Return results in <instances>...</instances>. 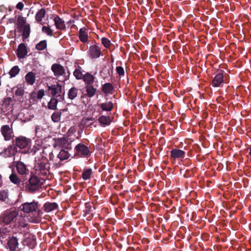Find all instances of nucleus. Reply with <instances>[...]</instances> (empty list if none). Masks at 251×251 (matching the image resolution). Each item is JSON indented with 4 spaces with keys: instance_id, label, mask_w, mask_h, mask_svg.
<instances>
[{
    "instance_id": "nucleus-38",
    "label": "nucleus",
    "mask_w": 251,
    "mask_h": 251,
    "mask_svg": "<svg viewBox=\"0 0 251 251\" xmlns=\"http://www.w3.org/2000/svg\"><path fill=\"white\" fill-rule=\"evenodd\" d=\"M12 100L11 98H5L4 99L1 104L3 108L8 109L10 107Z\"/></svg>"
},
{
    "instance_id": "nucleus-29",
    "label": "nucleus",
    "mask_w": 251,
    "mask_h": 251,
    "mask_svg": "<svg viewBox=\"0 0 251 251\" xmlns=\"http://www.w3.org/2000/svg\"><path fill=\"white\" fill-rule=\"evenodd\" d=\"M26 20L25 17L22 16H19L17 18L16 25L18 29H21L24 26L26 25Z\"/></svg>"
},
{
    "instance_id": "nucleus-18",
    "label": "nucleus",
    "mask_w": 251,
    "mask_h": 251,
    "mask_svg": "<svg viewBox=\"0 0 251 251\" xmlns=\"http://www.w3.org/2000/svg\"><path fill=\"white\" fill-rule=\"evenodd\" d=\"M17 172L21 175H26L29 173L27 166L22 161H18L16 164Z\"/></svg>"
},
{
    "instance_id": "nucleus-51",
    "label": "nucleus",
    "mask_w": 251,
    "mask_h": 251,
    "mask_svg": "<svg viewBox=\"0 0 251 251\" xmlns=\"http://www.w3.org/2000/svg\"><path fill=\"white\" fill-rule=\"evenodd\" d=\"M9 21L10 23H12L14 22V19L13 18L9 19Z\"/></svg>"
},
{
    "instance_id": "nucleus-9",
    "label": "nucleus",
    "mask_w": 251,
    "mask_h": 251,
    "mask_svg": "<svg viewBox=\"0 0 251 251\" xmlns=\"http://www.w3.org/2000/svg\"><path fill=\"white\" fill-rule=\"evenodd\" d=\"M185 156V152L180 149H174L170 151V159L172 162L176 160L182 161Z\"/></svg>"
},
{
    "instance_id": "nucleus-35",
    "label": "nucleus",
    "mask_w": 251,
    "mask_h": 251,
    "mask_svg": "<svg viewBox=\"0 0 251 251\" xmlns=\"http://www.w3.org/2000/svg\"><path fill=\"white\" fill-rule=\"evenodd\" d=\"M59 101L58 99H56V98H52L50 101L48 103V107L50 109H55L56 108L57 102Z\"/></svg>"
},
{
    "instance_id": "nucleus-12",
    "label": "nucleus",
    "mask_w": 251,
    "mask_h": 251,
    "mask_svg": "<svg viewBox=\"0 0 251 251\" xmlns=\"http://www.w3.org/2000/svg\"><path fill=\"white\" fill-rule=\"evenodd\" d=\"M55 146L68 150L72 149L71 142L68 141L67 138L64 137L55 139Z\"/></svg>"
},
{
    "instance_id": "nucleus-34",
    "label": "nucleus",
    "mask_w": 251,
    "mask_h": 251,
    "mask_svg": "<svg viewBox=\"0 0 251 251\" xmlns=\"http://www.w3.org/2000/svg\"><path fill=\"white\" fill-rule=\"evenodd\" d=\"M70 156V154L69 153L68 151H66L64 150H61L59 154H58V157L61 160H64L67 159Z\"/></svg>"
},
{
    "instance_id": "nucleus-14",
    "label": "nucleus",
    "mask_w": 251,
    "mask_h": 251,
    "mask_svg": "<svg viewBox=\"0 0 251 251\" xmlns=\"http://www.w3.org/2000/svg\"><path fill=\"white\" fill-rule=\"evenodd\" d=\"M51 70L53 73L54 76L59 77L65 74V70L63 66L59 64L54 63L52 65Z\"/></svg>"
},
{
    "instance_id": "nucleus-19",
    "label": "nucleus",
    "mask_w": 251,
    "mask_h": 251,
    "mask_svg": "<svg viewBox=\"0 0 251 251\" xmlns=\"http://www.w3.org/2000/svg\"><path fill=\"white\" fill-rule=\"evenodd\" d=\"M78 38L80 41L83 43H85L88 42V29L86 27H83L80 28L78 32Z\"/></svg>"
},
{
    "instance_id": "nucleus-13",
    "label": "nucleus",
    "mask_w": 251,
    "mask_h": 251,
    "mask_svg": "<svg viewBox=\"0 0 251 251\" xmlns=\"http://www.w3.org/2000/svg\"><path fill=\"white\" fill-rule=\"evenodd\" d=\"M7 245L10 251H20L21 250L19 248L18 239L14 236L9 237Z\"/></svg>"
},
{
    "instance_id": "nucleus-32",
    "label": "nucleus",
    "mask_w": 251,
    "mask_h": 251,
    "mask_svg": "<svg viewBox=\"0 0 251 251\" xmlns=\"http://www.w3.org/2000/svg\"><path fill=\"white\" fill-rule=\"evenodd\" d=\"M78 89L75 87L71 88L68 93V98L71 100L75 99L77 96Z\"/></svg>"
},
{
    "instance_id": "nucleus-1",
    "label": "nucleus",
    "mask_w": 251,
    "mask_h": 251,
    "mask_svg": "<svg viewBox=\"0 0 251 251\" xmlns=\"http://www.w3.org/2000/svg\"><path fill=\"white\" fill-rule=\"evenodd\" d=\"M27 218L19 215L18 210L10 209L4 211L0 216V222L4 225H13L17 231L22 228L26 227L28 225Z\"/></svg>"
},
{
    "instance_id": "nucleus-26",
    "label": "nucleus",
    "mask_w": 251,
    "mask_h": 251,
    "mask_svg": "<svg viewBox=\"0 0 251 251\" xmlns=\"http://www.w3.org/2000/svg\"><path fill=\"white\" fill-rule=\"evenodd\" d=\"M46 14V10L44 8H41L39 10L35 15V20L37 22L41 23L43 19L45 17Z\"/></svg>"
},
{
    "instance_id": "nucleus-7",
    "label": "nucleus",
    "mask_w": 251,
    "mask_h": 251,
    "mask_svg": "<svg viewBox=\"0 0 251 251\" xmlns=\"http://www.w3.org/2000/svg\"><path fill=\"white\" fill-rule=\"evenodd\" d=\"M101 55V49L97 44L96 43L90 46L87 51V55L90 58L92 59H97L99 58Z\"/></svg>"
},
{
    "instance_id": "nucleus-23",
    "label": "nucleus",
    "mask_w": 251,
    "mask_h": 251,
    "mask_svg": "<svg viewBox=\"0 0 251 251\" xmlns=\"http://www.w3.org/2000/svg\"><path fill=\"white\" fill-rule=\"evenodd\" d=\"M82 79L87 85H91L95 81L93 75L87 73L83 75Z\"/></svg>"
},
{
    "instance_id": "nucleus-45",
    "label": "nucleus",
    "mask_w": 251,
    "mask_h": 251,
    "mask_svg": "<svg viewBox=\"0 0 251 251\" xmlns=\"http://www.w3.org/2000/svg\"><path fill=\"white\" fill-rule=\"evenodd\" d=\"M74 75L77 79H80L83 77L82 74L80 69H75L74 72Z\"/></svg>"
},
{
    "instance_id": "nucleus-15",
    "label": "nucleus",
    "mask_w": 251,
    "mask_h": 251,
    "mask_svg": "<svg viewBox=\"0 0 251 251\" xmlns=\"http://www.w3.org/2000/svg\"><path fill=\"white\" fill-rule=\"evenodd\" d=\"M17 152V147L10 145L0 152V155L5 158L10 157L15 155Z\"/></svg>"
},
{
    "instance_id": "nucleus-27",
    "label": "nucleus",
    "mask_w": 251,
    "mask_h": 251,
    "mask_svg": "<svg viewBox=\"0 0 251 251\" xmlns=\"http://www.w3.org/2000/svg\"><path fill=\"white\" fill-rule=\"evenodd\" d=\"M85 89L87 96L89 98L94 97L96 94V88H95L92 85H86L85 87Z\"/></svg>"
},
{
    "instance_id": "nucleus-41",
    "label": "nucleus",
    "mask_w": 251,
    "mask_h": 251,
    "mask_svg": "<svg viewBox=\"0 0 251 251\" xmlns=\"http://www.w3.org/2000/svg\"><path fill=\"white\" fill-rule=\"evenodd\" d=\"M61 112L55 111L51 115V119L54 122H58L60 120Z\"/></svg>"
},
{
    "instance_id": "nucleus-48",
    "label": "nucleus",
    "mask_w": 251,
    "mask_h": 251,
    "mask_svg": "<svg viewBox=\"0 0 251 251\" xmlns=\"http://www.w3.org/2000/svg\"><path fill=\"white\" fill-rule=\"evenodd\" d=\"M45 95V91L43 89L39 90L36 95V97L38 99L40 100L41 99L43 96Z\"/></svg>"
},
{
    "instance_id": "nucleus-40",
    "label": "nucleus",
    "mask_w": 251,
    "mask_h": 251,
    "mask_svg": "<svg viewBox=\"0 0 251 251\" xmlns=\"http://www.w3.org/2000/svg\"><path fill=\"white\" fill-rule=\"evenodd\" d=\"M42 214V212L40 210H38L37 211V216L31 218L30 219V222L33 223H39L41 221V215Z\"/></svg>"
},
{
    "instance_id": "nucleus-36",
    "label": "nucleus",
    "mask_w": 251,
    "mask_h": 251,
    "mask_svg": "<svg viewBox=\"0 0 251 251\" xmlns=\"http://www.w3.org/2000/svg\"><path fill=\"white\" fill-rule=\"evenodd\" d=\"M20 71V70L18 66H15L12 67L9 72L10 77H15L19 73Z\"/></svg>"
},
{
    "instance_id": "nucleus-47",
    "label": "nucleus",
    "mask_w": 251,
    "mask_h": 251,
    "mask_svg": "<svg viewBox=\"0 0 251 251\" xmlns=\"http://www.w3.org/2000/svg\"><path fill=\"white\" fill-rule=\"evenodd\" d=\"M8 197L7 192L5 191H2L0 192V200L3 201H5V200Z\"/></svg>"
},
{
    "instance_id": "nucleus-28",
    "label": "nucleus",
    "mask_w": 251,
    "mask_h": 251,
    "mask_svg": "<svg viewBox=\"0 0 251 251\" xmlns=\"http://www.w3.org/2000/svg\"><path fill=\"white\" fill-rule=\"evenodd\" d=\"M22 29V37L23 39L27 38L30 33V25L27 24L26 25L24 26L21 29Z\"/></svg>"
},
{
    "instance_id": "nucleus-30",
    "label": "nucleus",
    "mask_w": 251,
    "mask_h": 251,
    "mask_svg": "<svg viewBox=\"0 0 251 251\" xmlns=\"http://www.w3.org/2000/svg\"><path fill=\"white\" fill-rule=\"evenodd\" d=\"M102 111H111L113 108V104L111 101L102 103L100 105Z\"/></svg>"
},
{
    "instance_id": "nucleus-8",
    "label": "nucleus",
    "mask_w": 251,
    "mask_h": 251,
    "mask_svg": "<svg viewBox=\"0 0 251 251\" xmlns=\"http://www.w3.org/2000/svg\"><path fill=\"white\" fill-rule=\"evenodd\" d=\"M75 154L80 157H86L90 155V151L87 146L82 143L77 145L75 148Z\"/></svg>"
},
{
    "instance_id": "nucleus-16",
    "label": "nucleus",
    "mask_w": 251,
    "mask_h": 251,
    "mask_svg": "<svg viewBox=\"0 0 251 251\" xmlns=\"http://www.w3.org/2000/svg\"><path fill=\"white\" fill-rule=\"evenodd\" d=\"M53 20L56 29L59 30H65L66 29V25L64 21L58 15H53Z\"/></svg>"
},
{
    "instance_id": "nucleus-10",
    "label": "nucleus",
    "mask_w": 251,
    "mask_h": 251,
    "mask_svg": "<svg viewBox=\"0 0 251 251\" xmlns=\"http://www.w3.org/2000/svg\"><path fill=\"white\" fill-rule=\"evenodd\" d=\"M22 210L25 213L35 212L38 207V202H25L21 206Z\"/></svg>"
},
{
    "instance_id": "nucleus-49",
    "label": "nucleus",
    "mask_w": 251,
    "mask_h": 251,
    "mask_svg": "<svg viewBox=\"0 0 251 251\" xmlns=\"http://www.w3.org/2000/svg\"><path fill=\"white\" fill-rule=\"evenodd\" d=\"M16 8L22 10L24 7V4L22 2H19L16 5Z\"/></svg>"
},
{
    "instance_id": "nucleus-3",
    "label": "nucleus",
    "mask_w": 251,
    "mask_h": 251,
    "mask_svg": "<svg viewBox=\"0 0 251 251\" xmlns=\"http://www.w3.org/2000/svg\"><path fill=\"white\" fill-rule=\"evenodd\" d=\"M44 181V178L33 176L26 182L24 187L26 192L33 193L40 188Z\"/></svg>"
},
{
    "instance_id": "nucleus-21",
    "label": "nucleus",
    "mask_w": 251,
    "mask_h": 251,
    "mask_svg": "<svg viewBox=\"0 0 251 251\" xmlns=\"http://www.w3.org/2000/svg\"><path fill=\"white\" fill-rule=\"evenodd\" d=\"M25 82L29 85H33L35 81V74L33 72L27 73L25 76Z\"/></svg>"
},
{
    "instance_id": "nucleus-33",
    "label": "nucleus",
    "mask_w": 251,
    "mask_h": 251,
    "mask_svg": "<svg viewBox=\"0 0 251 251\" xmlns=\"http://www.w3.org/2000/svg\"><path fill=\"white\" fill-rule=\"evenodd\" d=\"M99 122L101 125L106 126L110 125L111 120L109 116H101L99 118Z\"/></svg>"
},
{
    "instance_id": "nucleus-52",
    "label": "nucleus",
    "mask_w": 251,
    "mask_h": 251,
    "mask_svg": "<svg viewBox=\"0 0 251 251\" xmlns=\"http://www.w3.org/2000/svg\"><path fill=\"white\" fill-rule=\"evenodd\" d=\"M111 72H112V71H111L110 69L108 70V74L109 75H111Z\"/></svg>"
},
{
    "instance_id": "nucleus-4",
    "label": "nucleus",
    "mask_w": 251,
    "mask_h": 251,
    "mask_svg": "<svg viewBox=\"0 0 251 251\" xmlns=\"http://www.w3.org/2000/svg\"><path fill=\"white\" fill-rule=\"evenodd\" d=\"M49 93L54 98L58 99L59 100H62L64 99L65 93L64 87L60 84L57 83L56 84L48 86Z\"/></svg>"
},
{
    "instance_id": "nucleus-44",
    "label": "nucleus",
    "mask_w": 251,
    "mask_h": 251,
    "mask_svg": "<svg viewBox=\"0 0 251 251\" xmlns=\"http://www.w3.org/2000/svg\"><path fill=\"white\" fill-rule=\"evenodd\" d=\"M24 94V89L22 87H18L15 92V95L17 97H23Z\"/></svg>"
},
{
    "instance_id": "nucleus-6",
    "label": "nucleus",
    "mask_w": 251,
    "mask_h": 251,
    "mask_svg": "<svg viewBox=\"0 0 251 251\" xmlns=\"http://www.w3.org/2000/svg\"><path fill=\"white\" fill-rule=\"evenodd\" d=\"M0 132L5 141H10L14 136L12 125L10 126L7 125L1 126Z\"/></svg>"
},
{
    "instance_id": "nucleus-17",
    "label": "nucleus",
    "mask_w": 251,
    "mask_h": 251,
    "mask_svg": "<svg viewBox=\"0 0 251 251\" xmlns=\"http://www.w3.org/2000/svg\"><path fill=\"white\" fill-rule=\"evenodd\" d=\"M28 53L27 48L24 43H21L19 45L16 51V54L18 58H24Z\"/></svg>"
},
{
    "instance_id": "nucleus-43",
    "label": "nucleus",
    "mask_w": 251,
    "mask_h": 251,
    "mask_svg": "<svg viewBox=\"0 0 251 251\" xmlns=\"http://www.w3.org/2000/svg\"><path fill=\"white\" fill-rule=\"evenodd\" d=\"M101 44L105 48H109L111 46V41L107 38L103 37L101 38Z\"/></svg>"
},
{
    "instance_id": "nucleus-11",
    "label": "nucleus",
    "mask_w": 251,
    "mask_h": 251,
    "mask_svg": "<svg viewBox=\"0 0 251 251\" xmlns=\"http://www.w3.org/2000/svg\"><path fill=\"white\" fill-rule=\"evenodd\" d=\"M15 143L16 147L24 149L28 147L31 143V140L24 136H19L16 138Z\"/></svg>"
},
{
    "instance_id": "nucleus-20",
    "label": "nucleus",
    "mask_w": 251,
    "mask_h": 251,
    "mask_svg": "<svg viewBox=\"0 0 251 251\" xmlns=\"http://www.w3.org/2000/svg\"><path fill=\"white\" fill-rule=\"evenodd\" d=\"M22 243L24 246H27L30 248H33L36 245V239L33 236H29L25 238Z\"/></svg>"
},
{
    "instance_id": "nucleus-22",
    "label": "nucleus",
    "mask_w": 251,
    "mask_h": 251,
    "mask_svg": "<svg viewBox=\"0 0 251 251\" xmlns=\"http://www.w3.org/2000/svg\"><path fill=\"white\" fill-rule=\"evenodd\" d=\"M43 207L45 212L49 213L57 209L58 205L55 202H47L44 204Z\"/></svg>"
},
{
    "instance_id": "nucleus-5",
    "label": "nucleus",
    "mask_w": 251,
    "mask_h": 251,
    "mask_svg": "<svg viewBox=\"0 0 251 251\" xmlns=\"http://www.w3.org/2000/svg\"><path fill=\"white\" fill-rule=\"evenodd\" d=\"M223 71L218 72L212 79L211 85L213 87H220L226 83Z\"/></svg>"
},
{
    "instance_id": "nucleus-2",
    "label": "nucleus",
    "mask_w": 251,
    "mask_h": 251,
    "mask_svg": "<svg viewBox=\"0 0 251 251\" xmlns=\"http://www.w3.org/2000/svg\"><path fill=\"white\" fill-rule=\"evenodd\" d=\"M50 164L48 159L42 155L35 157L34 169L36 174L46 176L49 174Z\"/></svg>"
},
{
    "instance_id": "nucleus-31",
    "label": "nucleus",
    "mask_w": 251,
    "mask_h": 251,
    "mask_svg": "<svg viewBox=\"0 0 251 251\" xmlns=\"http://www.w3.org/2000/svg\"><path fill=\"white\" fill-rule=\"evenodd\" d=\"M9 179L13 184L19 186L21 182V179L15 173H12L9 176Z\"/></svg>"
},
{
    "instance_id": "nucleus-50",
    "label": "nucleus",
    "mask_w": 251,
    "mask_h": 251,
    "mask_svg": "<svg viewBox=\"0 0 251 251\" xmlns=\"http://www.w3.org/2000/svg\"><path fill=\"white\" fill-rule=\"evenodd\" d=\"M39 150V148H36L35 147H34V148L31 150V152H32L33 154H35L37 151Z\"/></svg>"
},
{
    "instance_id": "nucleus-25",
    "label": "nucleus",
    "mask_w": 251,
    "mask_h": 251,
    "mask_svg": "<svg viewBox=\"0 0 251 251\" xmlns=\"http://www.w3.org/2000/svg\"><path fill=\"white\" fill-rule=\"evenodd\" d=\"M95 121V119L91 117H83L80 122V125L83 127H88L92 125Z\"/></svg>"
},
{
    "instance_id": "nucleus-42",
    "label": "nucleus",
    "mask_w": 251,
    "mask_h": 251,
    "mask_svg": "<svg viewBox=\"0 0 251 251\" xmlns=\"http://www.w3.org/2000/svg\"><path fill=\"white\" fill-rule=\"evenodd\" d=\"M42 32L46 34L49 36H52L53 35L52 30L50 26H43L42 29Z\"/></svg>"
},
{
    "instance_id": "nucleus-24",
    "label": "nucleus",
    "mask_w": 251,
    "mask_h": 251,
    "mask_svg": "<svg viewBox=\"0 0 251 251\" xmlns=\"http://www.w3.org/2000/svg\"><path fill=\"white\" fill-rule=\"evenodd\" d=\"M101 90L105 94H112L114 91V87L111 83L108 82L102 85Z\"/></svg>"
},
{
    "instance_id": "nucleus-53",
    "label": "nucleus",
    "mask_w": 251,
    "mask_h": 251,
    "mask_svg": "<svg viewBox=\"0 0 251 251\" xmlns=\"http://www.w3.org/2000/svg\"><path fill=\"white\" fill-rule=\"evenodd\" d=\"M249 154L250 155H251V148L250 149V152H249Z\"/></svg>"
},
{
    "instance_id": "nucleus-46",
    "label": "nucleus",
    "mask_w": 251,
    "mask_h": 251,
    "mask_svg": "<svg viewBox=\"0 0 251 251\" xmlns=\"http://www.w3.org/2000/svg\"><path fill=\"white\" fill-rule=\"evenodd\" d=\"M116 71L117 73L120 75V76H124L125 75V71L123 68V67L121 66H118L116 68Z\"/></svg>"
},
{
    "instance_id": "nucleus-39",
    "label": "nucleus",
    "mask_w": 251,
    "mask_h": 251,
    "mask_svg": "<svg viewBox=\"0 0 251 251\" xmlns=\"http://www.w3.org/2000/svg\"><path fill=\"white\" fill-rule=\"evenodd\" d=\"M92 174V171L91 169H88L85 170L82 175V177L84 180H87L91 178Z\"/></svg>"
},
{
    "instance_id": "nucleus-37",
    "label": "nucleus",
    "mask_w": 251,
    "mask_h": 251,
    "mask_svg": "<svg viewBox=\"0 0 251 251\" xmlns=\"http://www.w3.org/2000/svg\"><path fill=\"white\" fill-rule=\"evenodd\" d=\"M47 46V41L46 40H42L36 45V49L38 50L42 51L45 50Z\"/></svg>"
}]
</instances>
